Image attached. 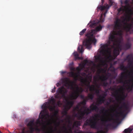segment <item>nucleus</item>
I'll list each match as a JSON object with an SVG mask.
<instances>
[{
    "label": "nucleus",
    "mask_w": 133,
    "mask_h": 133,
    "mask_svg": "<svg viewBox=\"0 0 133 133\" xmlns=\"http://www.w3.org/2000/svg\"><path fill=\"white\" fill-rule=\"evenodd\" d=\"M49 102L52 105H55V100L54 98H51Z\"/></svg>",
    "instance_id": "nucleus-40"
},
{
    "label": "nucleus",
    "mask_w": 133,
    "mask_h": 133,
    "mask_svg": "<svg viewBox=\"0 0 133 133\" xmlns=\"http://www.w3.org/2000/svg\"><path fill=\"white\" fill-rule=\"evenodd\" d=\"M97 133H104V132L103 130H101L98 131Z\"/></svg>",
    "instance_id": "nucleus-52"
},
{
    "label": "nucleus",
    "mask_w": 133,
    "mask_h": 133,
    "mask_svg": "<svg viewBox=\"0 0 133 133\" xmlns=\"http://www.w3.org/2000/svg\"><path fill=\"white\" fill-rule=\"evenodd\" d=\"M104 101V100H103L102 99H101L98 98L97 102L99 104H101L102 103H103Z\"/></svg>",
    "instance_id": "nucleus-39"
},
{
    "label": "nucleus",
    "mask_w": 133,
    "mask_h": 133,
    "mask_svg": "<svg viewBox=\"0 0 133 133\" xmlns=\"http://www.w3.org/2000/svg\"><path fill=\"white\" fill-rule=\"evenodd\" d=\"M107 11H108V10H106L105 11V12H104V13L103 14V15H104V16H105V15L106 14V13H107Z\"/></svg>",
    "instance_id": "nucleus-56"
},
{
    "label": "nucleus",
    "mask_w": 133,
    "mask_h": 133,
    "mask_svg": "<svg viewBox=\"0 0 133 133\" xmlns=\"http://www.w3.org/2000/svg\"><path fill=\"white\" fill-rule=\"evenodd\" d=\"M91 92H93L94 91H95V93L98 96L100 95H99L100 93V90L98 89H96L95 88V86H94V89H93L92 91H90Z\"/></svg>",
    "instance_id": "nucleus-27"
},
{
    "label": "nucleus",
    "mask_w": 133,
    "mask_h": 133,
    "mask_svg": "<svg viewBox=\"0 0 133 133\" xmlns=\"http://www.w3.org/2000/svg\"><path fill=\"white\" fill-rule=\"evenodd\" d=\"M102 86L104 87H107L108 84V82L105 81H102Z\"/></svg>",
    "instance_id": "nucleus-46"
},
{
    "label": "nucleus",
    "mask_w": 133,
    "mask_h": 133,
    "mask_svg": "<svg viewBox=\"0 0 133 133\" xmlns=\"http://www.w3.org/2000/svg\"><path fill=\"white\" fill-rule=\"evenodd\" d=\"M84 125L90 126L91 128L94 129H96L97 128V122L95 118L93 116L87 119L85 122Z\"/></svg>",
    "instance_id": "nucleus-5"
},
{
    "label": "nucleus",
    "mask_w": 133,
    "mask_h": 133,
    "mask_svg": "<svg viewBox=\"0 0 133 133\" xmlns=\"http://www.w3.org/2000/svg\"><path fill=\"white\" fill-rule=\"evenodd\" d=\"M59 102H60L59 101L58 102V104H59Z\"/></svg>",
    "instance_id": "nucleus-63"
},
{
    "label": "nucleus",
    "mask_w": 133,
    "mask_h": 133,
    "mask_svg": "<svg viewBox=\"0 0 133 133\" xmlns=\"http://www.w3.org/2000/svg\"><path fill=\"white\" fill-rule=\"evenodd\" d=\"M128 10V12L127 14H124L122 16L120 19L118 18H116L114 22V25L113 30V32L110 33H122L121 30V28L123 24L127 25V27L129 25L127 23V21L129 20L131 16L133 15V12L132 9L130 8L129 6L127 7L126 9Z\"/></svg>",
    "instance_id": "nucleus-2"
},
{
    "label": "nucleus",
    "mask_w": 133,
    "mask_h": 133,
    "mask_svg": "<svg viewBox=\"0 0 133 133\" xmlns=\"http://www.w3.org/2000/svg\"><path fill=\"white\" fill-rule=\"evenodd\" d=\"M68 74L71 77L74 78V77L75 73L73 71L69 72L68 73Z\"/></svg>",
    "instance_id": "nucleus-43"
},
{
    "label": "nucleus",
    "mask_w": 133,
    "mask_h": 133,
    "mask_svg": "<svg viewBox=\"0 0 133 133\" xmlns=\"http://www.w3.org/2000/svg\"><path fill=\"white\" fill-rule=\"evenodd\" d=\"M80 103H78L76 106L74 108V110H76L79 111L80 110H81V109H79L80 107L81 106Z\"/></svg>",
    "instance_id": "nucleus-35"
},
{
    "label": "nucleus",
    "mask_w": 133,
    "mask_h": 133,
    "mask_svg": "<svg viewBox=\"0 0 133 133\" xmlns=\"http://www.w3.org/2000/svg\"><path fill=\"white\" fill-rule=\"evenodd\" d=\"M79 111L80 112L78 114H77L76 116L78 119L81 120L84 118V116L85 115V113L83 111H82L80 110Z\"/></svg>",
    "instance_id": "nucleus-21"
},
{
    "label": "nucleus",
    "mask_w": 133,
    "mask_h": 133,
    "mask_svg": "<svg viewBox=\"0 0 133 133\" xmlns=\"http://www.w3.org/2000/svg\"><path fill=\"white\" fill-rule=\"evenodd\" d=\"M132 130H133V129L128 128L127 129H125L124 131V132L125 133H127L128 132L129 133H131Z\"/></svg>",
    "instance_id": "nucleus-36"
},
{
    "label": "nucleus",
    "mask_w": 133,
    "mask_h": 133,
    "mask_svg": "<svg viewBox=\"0 0 133 133\" xmlns=\"http://www.w3.org/2000/svg\"><path fill=\"white\" fill-rule=\"evenodd\" d=\"M76 87V90L74 91V94L71 95V97L74 99H76L79 96L83 91L84 90L82 87H79L77 85Z\"/></svg>",
    "instance_id": "nucleus-8"
},
{
    "label": "nucleus",
    "mask_w": 133,
    "mask_h": 133,
    "mask_svg": "<svg viewBox=\"0 0 133 133\" xmlns=\"http://www.w3.org/2000/svg\"><path fill=\"white\" fill-rule=\"evenodd\" d=\"M130 86L133 89V84L130 85Z\"/></svg>",
    "instance_id": "nucleus-59"
},
{
    "label": "nucleus",
    "mask_w": 133,
    "mask_h": 133,
    "mask_svg": "<svg viewBox=\"0 0 133 133\" xmlns=\"http://www.w3.org/2000/svg\"><path fill=\"white\" fill-rule=\"evenodd\" d=\"M123 34H110L108 44H101L102 45L101 46V51L104 54L107 52L111 55V49L109 48L108 46H110L111 43L112 42V45L111 46L114 48L113 53L115 57H117L119 54V51H121L122 49V45L121 44L122 38L117 37L115 36L119 35L120 36H122Z\"/></svg>",
    "instance_id": "nucleus-1"
},
{
    "label": "nucleus",
    "mask_w": 133,
    "mask_h": 133,
    "mask_svg": "<svg viewBox=\"0 0 133 133\" xmlns=\"http://www.w3.org/2000/svg\"><path fill=\"white\" fill-rule=\"evenodd\" d=\"M88 89H89V88H87V89L86 90V92H88Z\"/></svg>",
    "instance_id": "nucleus-58"
},
{
    "label": "nucleus",
    "mask_w": 133,
    "mask_h": 133,
    "mask_svg": "<svg viewBox=\"0 0 133 133\" xmlns=\"http://www.w3.org/2000/svg\"><path fill=\"white\" fill-rule=\"evenodd\" d=\"M95 59L97 62H98L102 65L105 63L104 58L100 55L95 56Z\"/></svg>",
    "instance_id": "nucleus-19"
},
{
    "label": "nucleus",
    "mask_w": 133,
    "mask_h": 133,
    "mask_svg": "<svg viewBox=\"0 0 133 133\" xmlns=\"http://www.w3.org/2000/svg\"><path fill=\"white\" fill-rule=\"evenodd\" d=\"M55 89H56V88L55 87L54 89L52 90V92L54 93L55 92Z\"/></svg>",
    "instance_id": "nucleus-54"
},
{
    "label": "nucleus",
    "mask_w": 133,
    "mask_h": 133,
    "mask_svg": "<svg viewBox=\"0 0 133 133\" xmlns=\"http://www.w3.org/2000/svg\"><path fill=\"white\" fill-rule=\"evenodd\" d=\"M73 55L75 58V60L82 59V57H80L79 56V55L76 52H74Z\"/></svg>",
    "instance_id": "nucleus-26"
},
{
    "label": "nucleus",
    "mask_w": 133,
    "mask_h": 133,
    "mask_svg": "<svg viewBox=\"0 0 133 133\" xmlns=\"http://www.w3.org/2000/svg\"><path fill=\"white\" fill-rule=\"evenodd\" d=\"M124 88L122 87H121L120 88L118 89L119 91H121V94L120 95L119 98L120 100L121 101L120 102V104H121L123 101L125 100V99L127 96V95H126L124 91Z\"/></svg>",
    "instance_id": "nucleus-14"
},
{
    "label": "nucleus",
    "mask_w": 133,
    "mask_h": 133,
    "mask_svg": "<svg viewBox=\"0 0 133 133\" xmlns=\"http://www.w3.org/2000/svg\"><path fill=\"white\" fill-rule=\"evenodd\" d=\"M68 110V108H65L62 112V114L64 116H67V111Z\"/></svg>",
    "instance_id": "nucleus-33"
},
{
    "label": "nucleus",
    "mask_w": 133,
    "mask_h": 133,
    "mask_svg": "<svg viewBox=\"0 0 133 133\" xmlns=\"http://www.w3.org/2000/svg\"><path fill=\"white\" fill-rule=\"evenodd\" d=\"M125 72H124L121 73L119 78L118 80V82L119 83H122L125 84L129 83L128 82L129 81L130 82V80H127L126 79L127 78V76L126 74H125Z\"/></svg>",
    "instance_id": "nucleus-11"
},
{
    "label": "nucleus",
    "mask_w": 133,
    "mask_h": 133,
    "mask_svg": "<svg viewBox=\"0 0 133 133\" xmlns=\"http://www.w3.org/2000/svg\"><path fill=\"white\" fill-rule=\"evenodd\" d=\"M81 125V123L79 121H76L74 123V125L75 126H80Z\"/></svg>",
    "instance_id": "nucleus-44"
},
{
    "label": "nucleus",
    "mask_w": 133,
    "mask_h": 133,
    "mask_svg": "<svg viewBox=\"0 0 133 133\" xmlns=\"http://www.w3.org/2000/svg\"><path fill=\"white\" fill-rule=\"evenodd\" d=\"M104 70L102 68L101 69H99L98 71L99 72V73H100L102 71H103Z\"/></svg>",
    "instance_id": "nucleus-53"
},
{
    "label": "nucleus",
    "mask_w": 133,
    "mask_h": 133,
    "mask_svg": "<svg viewBox=\"0 0 133 133\" xmlns=\"http://www.w3.org/2000/svg\"><path fill=\"white\" fill-rule=\"evenodd\" d=\"M131 44L130 43L128 42L123 46L124 49L126 50L129 49L131 47Z\"/></svg>",
    "instance_id": "nucleus-25"
},
{
    "label": "nucleus",
    "mask_w": 133,
    "mask_h": 133,
    "mask_svg": "<svg viewBox=\"0 0 133 133\" xmlns=\"http://www.w3.org/2000/svg\"><path fill=\"white\" fill-rule=\"evenodd\" d=\"M115 93H116L117 94H118V91L117 90H116L115 91Z\"/></svg>",
    "instance_id": "nucleus-61"
},
{
    "label": "nucleus",
    "mask_w": 133,
    "mask_h": 133,
    "mask_svg": "<svg viewBox=\"0 0 133 133\" xmlns=\"http://www.w3.org/2000/svg\"><path fill=\"white\" fill-rule=\"evenodd\" d=\"M131 1H132V3H133V0H131Z\"/></svg>",
    "instance_id": "nucleus-64"
},
{
    "label": "nucleus",
    "mask_w": 133,
    "mask_h": 133,
    "mask_svg": "<svg viewBox=\"0 0 133 133\" xmlns=\"http://www.w3.org/2000/svg\"><path fill=\"white\" fill-rule=\"evenodd\" d=\"M63 82L65 83V86L68 87V88L70 87L71 86V89H74L73 87L74 83V81H70L68 78L65 77L63 79Z\"/></svg>",
    "instance_id": "nucleus-13"
},
{
    "label": "nucleus",
    "mask_w": 133,
    "mask_h": 133,
    "mask_svg": "<svg viewBox=\"0 0 133 133\" xmlns=\"http://www.w3.org/2000/svg\"><path fill=\"white\" fill-rule=\"evenodd\" d=\"M128 83L127 84V86L128 87L127 88V89L128 90H129V91H132V88L130 86V85L128 84Z\"/></svg>",
    "instance_id": "nucleus-45"
},
{
    "label": "nucleus",
    "mask_w": 133,
    "mask_h": 133,
    "mask_svg": "<svg viewBox=\"0 0 133 133\" xmlns=\"http://www.w3.org/2000/svg\"><path fill=\"white\" fill-rule=\"evenodd\" d=\"M101 110L100 111L101 113L103 114V116H101L99 114H96L95 115V116L96 117H98L101 118V121L103 123L105 124L107 122V120L104 118V116L106 115V113L108 111L106 110L105 108L103 107L102 106L101 107Z\"/></svg>",
    "instance_id": "nucleus-10"
},
{
    "label": "nucleus",
    "mask_w": 133,
    "mask_h": 133,
    "mask_svg": "<svg viewBox=\"0 0 133 133\" xmlns=\"http://www.w3.org/2000/svg\"><path fill=\"white\" fill-rule=\"evenodd\" d=\"M74 104V102L73 101H68L67 102V105L69 106V107L68 108V109H70L72 106H73Z\"/></svg>",
    "instance_id": "nucleus-30"
},
{
    "label": "nucleus",
    "mask_w": 133,
    "mask_h": 133,
    "mask_svg": "<svg viewBox=\"0 0 133 133\" xmlns=\"http://www.w3.org/2000/svg\"><path fill=\"white\" fill-rule=\"evenodd\" d=\"M78 50L80 53H82L84 51L83 48V46L81 45H80L78 47Z\"/></svg>",
    "instance_id": "nucleus-37"
},
{
    "label": "nucleus",
    "mask_w": 133,
    "mask_h": 133,
    "mask_svg": "<svg viewBox=\"0 0 133 133\" xmlns=\"http://www.w3.org/2000/svg\"><path fill=\"white\" fill-rule=\"evenodd\" d=\"M48 108L50 111H53L55 110V105H49L48 106Z\"/></svg>",
    "instance_id": "nucleus-31"
},
{
    "label": "nucleus",
    "mask_w": 133,
    "mask_h": 133,
    "mask_svg": "<svg viewBox=\"0 0 133 133\" xmlns=\"http://www.w3.org/2000/svg\"><path fill=\"white\" fill-rule=\"evenodd\" d=\"M98 75L97 76H95L94 77L93 79L94 81L96 83L95 85L98 88H99V86H98L97 84L96 83V82L97 81L98 77L99 78V76Z\"/></svg>",
    "instance_id": "nucleus-34"
},
{
    "label": "nucleus",
    "mask_w": 133,
    "mask_h": 133,
    "mask_svg": "<svg viewBox=\"0 0 133 133\" xmlns=\"http://www.w3.org/2000/svg\"><path fill=\"white\" fill-rule=\"evenodd\" d=\"M111 76L110 74L108 73V74H106L105 76L103 75L102 76H100L99 75V79L102 81H105L108 79V77Z\"/></svg>",
    "instance_id": "nucleus-20"
},
{
    "label": "nucleus",
    "mask_w": 133,
    "mask_h": 133,
    "mask_svg": "<svg viewBox=\"0 0 133 133\" xmlns=\"http://www.w3.org/2000/svg\"><path fill=\"white\" fill-rule=\"evenodd\" d=\"M42 108L43 110L40 113L39 117L41 119V121L43 122V119L47 118L46 116L49 117V115L48 112L46 110V108H48V106L46 103L43 104Z\"/></svg>",
    "instance_id": "nucleus-6"
},
{
    "label": "nucleus",
    "mask_w": 133,
    "mask_h": 133,
    "mask_svg": "<svg viewBox=\"0 0 133 133\" xmlns=\"http://www.w3.org/2000/svg\"><path fill=\"white\" fill-rule=\"evenodd\" d=\"M107 94L106 92H104V93L102 94V95H100L98 97V98L102 99L103 100H104L105 101V97L107 96Z\"/></svg>",
    "instance_id": "nucleus-24"
},
{
    "label": "nucleus",
    "mask_w": 133,
    "mask_h": 133,
    "mask_svg": "<svg viewBox=\"0 0 133 133\" xmlns=\"http://www.w3.org/2000/svg\"><path fill=\"white\" fill-rule=\"evenodd\" d=\"M34 121V120L30 121L27 125L28 127H29L30 132L31 133H32L35 130V126H35Z\"/></svg>",
    "instance_id": "nucleus-18"
},
{
    "label": "nucleus",
    "mask_w": 133,
    "mask_h": 133,
    "mask_svg": "<svg viewBox=\"0 0 133 133\" xmlns=\"http://www.w3.org/2000/svg\"><path fill=\"white\" fill-rule=\"evenodd\" d=\"M94 97V94L93 93L89 94L87 98V100L89 99H93Z\"/></svg>",
    "instance_id": "nucleus-32"
},
{
    "label": "nucleus",
    "mask_w": 133,
    "mask_h": 133,
    "mask_svg": "<svg viewBox=\"0 0 133 133\" xmlns=\"http://www.w3.org/2000/svg\"><path fill=\"white\" fill-rule=\"evenodd\" d=\"M97 25V24L95 21H91L88 24V26L91 28H94Z\"/></svg>",
    "instance_id": "nucleus-23"
},
{
    "label": "nucleus",
    "mask_w": 133,
    "mask_h": 133,
    "mask_svg": "<svg viewBox=\"0 0 133 133\" xmlns=\"http://www.w3.org/2000/svg\"><path fill=\"white\" fill-rule=\"evenodd\" d=\"M79 74L80 73H78V72L77 73H75L74 77V78L76 80H77V78L79 76Z\"/></svg>",
    "instance_id": "nucleus-42"
},
{
    "label": "nucleus",
    "mask_w": 133,
    "mask_h": 133,
    "mask_svg": "<svg viewBox=\"0 0 133 133\" xmlns=\"http://www.w3.org/2000/svg\"><path fill=\"white\" fill-rule=\"evenodd\" d=\"M41 123V121L39 119H38L37 120V124H38L40 123Z\"/></svg>",
    "instance_id": "nucleus-51"
},
{
    "label": "nucleus",
    "mask_w": 133,
    "mask_h": 133,
    "mask_svg": "<svg viewBox=\"0 0 133 133\" xmlns=\"http://www.w3.org/2000/svg\"><path fill=\"white\" fill-rule=\"evenodd\" d=\"M80 80L81 82L83 84L82 86L84 85L87 88H89L90 91H92L93 89L94 88V85H90V82L91 81V79H90L89 80L87 79L84 78L82 77H81L80 78Z\"/></svg>",
    "instance_id": "nucleus-7"
},
{
    "label": "nucleus",
    "mask_w": 133,
    "mask_h": 133,
    "mask_svg": "<svg viewBox=\"0 0 133 133\" xmlns=\"http://www.w3.org/2000/svg\"><path fill=\"white\" fill-rule=\"evenodd\" d=\"M94 34H86L85 36L87 38L83 42V44L88 49H90L91 47V45L92 43L95 45L96 40L95 38Z\"/></svg>",
    "instance_id": "nucleus-3"
},
{
    "label": "nucleus",
    "mask_w": 133,
    "mask_h": 133,
    "mask_svg": "<svg viewBox=\"0 0 133 133\" xmlns=\"http://www.w3.org/2000/svg\"><path fill=\"white\" fill-rule=\"evenodd\" d=\"M123 105L121 106L120 107L118 106L119 110H120V112H118L117 110H115V111L116 114L115 116L116 117V121H118L119 119V116L118 114L119 115L121 116H123L124 115V111H123V108H124L125 110H127L129 109V105L128 104H126L125 102H122ZM115 121V120L113 119Z\"/></svg>",
    "instance_id": "nucleus-4"
},
{
    "label": "nucleus",
    "mask_w": 133,
    "mask_h": 133,
    "mask_svg": "<svg viewBox=\"0 0 133 133\" xmlns=\"http://www.w3.org/2000/svg\"><path fill=\"white\" fill-rule=\"evenodd\" d=\"M119 68L122 70L124 71H127V68L123 64H121L119 67Z\"/></svg>",
    "instance_id": "nucleus-28"
},
{
    "label": "nucleus",
    "mask_w": 133,
    "mask_h": 133,
    "mask_svg": "<svg viewBox=\"0 0 133 133\" xmlns=\"http://www.w3.org/2000/svg\"><path fill=\"white\" fill-rule=\"evenodd\" d=\"M103 15L102 14L101 15L100 17L99 18V21H98L97 23H98L99 22L102 23L104 22V19L103 17Z\"/></svg>",
    "instance_id": "nucleus-38"
},
{
    "label": "nucleus",
    "mask_w": 133,
    "mask_h": 133,
    "mask_svg": "<svg viewBox=\"0 0 133 133\" xmlns=\"http://www.w3.org/2000/svg\"><path fill=\"white\" fill-rule=\"evenodd\" d=\"M87 30V29L86 28L84 29L83 30L81 31L79 33H84L85 32V31Z\"/></svg>",
    "instance_id": "nucleus-48"
},
{
    "label": "nucleus",
    "mask_w": 133,
    "mask_h": 133,
    "mask_svg": "<svg viewBox=\"0 0 133 133\" xmlns=\"http://www.w3.org/2000/svg\"><path fill=\"white\" fill-rule=\"evenodd\" d=\"M109 2L110 6H109L108 4H107L105 6L100 5L98 6L97 8L98 10L99 9L102 11L105 9H108L109 7L112 5L114 3V2L113 1V0H109Z\"/></svg>",
    "instance_id": "nucleus-17"
},
{
    "label": "nucleus",
    "mask_w": 133,
    "mask_h": 133,
    "mask_svg": "<svg viewBox=\"0 0 133 133\" xmlns=\"http://www.w3.org/2000/svg\"><path fill=\"white\" fill-rule=\"evenodd\" d=\"M19 133H26L25 131V128H24L22 129V132H19Z\"/></svg>",
    "instance_id": "nucleus-49"
},
{
    "label": "nucleus",
    "mask_w": 133,
    "mask_h": 133,
    "mask_svg": "<svg viewBox=\"0 0 133 133\" xmlns=\"http://www.w3.org/2000/svg\"><path fill=\"white\" fill-rule=\"evenodd\" d=\"M79 96H80V97L81 99H85L84 98V95H80Z\"/></svg>",
    "instance_id": "nucleus-50"
},
{
    "label": "nucleus",
    "mask_w": 133,
    "mask_h": 133,
    "mask_svg": "<svg viewBox=\"0 0 133 133\" xmlns=\"http://www.w3.org/2000/svg\"><path fill=\"white\" fill-rule=\"evenodd\" d=\"M79 66L81 67V68L79 67H77L76 69V70L78 71V73H80V72L81 70H82L84 67V65L82 64H80Z\"/></svg>",
    "instance_id": "nucleus-29"
},
{
    "label": "nucleus",
    "mask_w": 133,
    "mask_h": 133,
    "mask_svg": "<svg viewBox=\"0 0 133 133\" xmlns=\"http://www.w3.org/2000/svg\"><path fill=\"white\" fill-rule=\"evenodd\" d=\"M125 60L128 61V62L129 67H131L133 68V66L132 63L133 62V57L131 54H130L127 55L125 59Z\"/></svg>",
    "instance_id": "nucleus-16"
},
{
    "label": "nucleus",
    "mask_w": 133,
    "mask_h": 133,
    "mask_svg": "<svg viewBox=\"0 0 133 133\" xmlns=\"http://www.w3.org/2000/svg\"><path fill=\"white\" fill-rule=\"evenodd\" d=\"M87 100V98H86L85 99H83V100L82 102H79V103H80V104L81 105V104L85 105L86 104V103Z\"/></svg>",
    "instance_id": "nucleus-41"
},
{
    "label": "nucleus",
    "mask_w": 133,
    "mask_h": 133,
    "mask_svg": "<svg viewBox=\"0 0 133 133\" xmlns=\"http://www.w3.org/2000/svg\"><path fill=\"white\" fill-rule=\"evenodd\" d=\"M102 28V26L99 25V26L96 27L94 29H92L91 30V32L89 33H95V32H97L98 31H101Z\"/></svg>",
    "instance_id": "nucleus-22"
},
{
    "label": "nucleus",
    "mask_w": 133,
    "mask_h": 133,
    "mask_svg": "<svg viewBox=\"0 0 133 133\" xmlns=\"http://www.w3.org/2000/svg\"><path fill=\"white\" fill-rule=\"evenodd\" d=\"M109 104V103L108 102H107V105Z\"/></svg>",
    "instance_id": "nucleus-62"
},
{
    "label": "nucleus",
    "mask_w": 133,
    "mask_h": 133,
    "mask_svg": "<svg viewBox=\"0 0 133 133\" xmlns=\"http://www.w3.org/2000/svg\"><path fill=\"white\" fill-rule=\"evenodd\" d=\"M57 92L58 93L55 96V97L56 98H60L59 95L60 94L61 95L62 97H64L67 92L68 91L63 86H62L59 88Z\"/></svg>",
    "instance_id": "nucleus-9"
},
{
    "label": "nucleus",
    "mask_w": 133,
    "mask_h": 133,
    "mask_svg": "<svg viewBox=\"0 0 133 133\" xmlns=\"http://www.w3.org/2000/svg\"><path fill=\"white\" fill-rule=\"evenodd\" d=\"M70 70L72 71H74L75 70V68L73 67H71L70 68Z\"/></svg>",
    "instance_id": "nucleus-57"
},
{
    "label": "nucleus",
    "mask_w": 133,
    "mask_h": 133,
    "mask_svg": "<svg viewBox=\"0 0 133 133\" xmlns=\"http://www.w3.org/2000/svg\"><path fill=\"white\" fill-rule=\"evenodd\" d=\"M104 126H105V129L106 130H108V127L109 126H111V124H107L106 125H104Z\"/></svg>",
    "instance_id": "nucleus-47"
},
{
    "label": "nucleus",
    "mask_w": 133,
    "mask_h": 133,
    "mask_svg": "<svg viewBox=\"0 0 133 133\" xmlns=\"http://www.w3.org/2000/svg\"><path fill=\"white\" fill-rule=\"evenodd\" d=\"M90 110L88 108L85 110L83 111L85 113V115H87L89 114L91 110L93 111L94 110L96 111L98 110L99 109L98 107L96 105H94L93 104L91 105L90 107Z\"/></svg>",
    "instance_id": "nucleus-15"
},
{
    "label": "nucleus",
    "mask_w": 133,
    "mask_h": 133,
    "mask_svg": "<svg viewBox=\"0 0 133 133\" xmlns=\"http://www.w3.org/2000/svg\"><path fill=\"white\" fill-rule=\"evenodd\" d=\"M104 1V0H101V2L102 3V4H103V3Z\"/></svg>",
    "instance_id": "nucleus-60"
},
{
    "label": "nucleus",
    "mask_w": 133,
    "mask_h": 133,
    "mask_svg": "<svg viewBox=\"0 0 133 133\" xmlns=\"http://www.w3.org/2000/svg\"><path fill=\"white\" fill-rule=\"evenodd\" d=\"M84 61L85 63H87L88 62V61L87 60H84Z\"/></svg>",
    "instance_id": "nucleus-55"
},
{
    "label": "nucleus",
    "mask_w": 133,
    "mask_h": 133,
    "mask_svg": "<svg viewBox=\"0 0 133 133\" xmlns=\"http://www.w3.org/2000/svg\"><path fill=\"white\" fill-rule=\"evenodd\" d=\"M129 2V1L128 0H125V1L124 3L126 5V6L121 5V6L117 10L118 12V14L119 15L122 14L126 11L127 7H128L130 6Z\"/></svg>",
    "instance_id": "nucleus-12"
}]
</instances>
